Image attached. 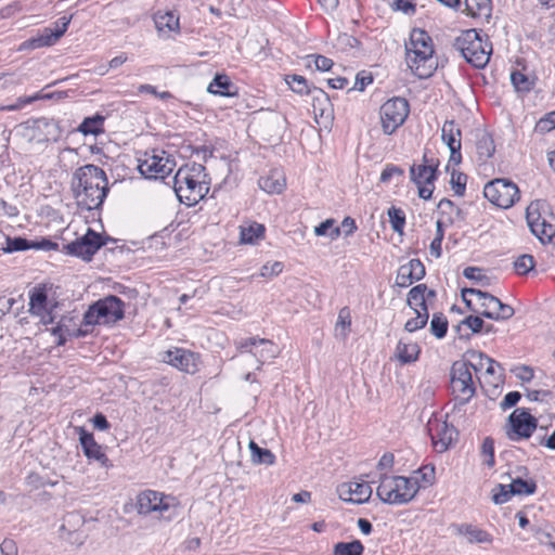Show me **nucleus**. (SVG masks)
<instances>
[{
  "mask_svg": "<svg viewBox=\"0 0 555 555\" xmlns=\"http://www.w3.org/2000/svg\"><path fill=\"white\" fill-rule=\"evenodd\" d=\"M72 191L81 208L87 210L99 208L108 192L105 171L91 164L78 168L72 178Z\"/></svg>",
  "mask_w": 555,
  "mask_h": 555,
  "instance_id": "f257e3e1",
  "label": "nucleus"
},
{
  "mask_svg": "<svg viewBox=\"0 0 555 555\" xmlns=\"http://www.w3.org/2000/svg\"><path fill=\"white\" fill-rule=\"evenodd\" d=\"M405 62L411 72L421 79L433 76L438 62L435 57L431 37L423 29L415 28L405 44Z\"/></svg>",
  "mask_w": 555,
  "mask_h": 555,
  "instance_id": "f03ea898",
  "label": "nucleus"
},
{
  "mask_svg": "<svg viewBox=\"0 0 555 555\" xmlns=\"http://www.w3.org/2000/svg\"><path fill=\"white\" fill-rule=\"evenodd\" d=\"M173 189L181 203L188 206L197 204L209 192V179L201 164L181 167L173 178Z\"/></svg>",
  "mask_w": 555,
  "mask_h": 555,
  "instance_id": "7ed1b4c3",
  "label": "nucleus"
},
{
  "mask_svg": "<svg viewBox=\"0 0 555 555\" xmlns=\"http://www.w3.org/2000/svg\"><path fill=\"white\" fill-rule=\"evenodd\" d=\"M462 299L467 307L488 319L508 320L514 315V309L503 304L495 296L475 288H464Z\"/></svg>",
  "mask_w": 555,
  "mask_h": 555,
  "instance_id": "20e7f679",
  "label": "nucleus"
},
{
  "mask_svg": "<svg viewBox=\"0 0 555 555\" xmlns=\"http://www.w3.org/2000/svg\"><path fill=\"white\" fill-rule=\"evenodd\" d=\"M420 485L416 479L404 476L383 475L376 489L382 502L393 505L406 504L418 492Z\"/></svg>",
  "mask_w": 555,
  "mask_h": 555,
  "instance_id": "39448f33",
  "label": "nucleus"
},
{
  "mask_svg": "<svg viewBox=\"0 0 555 555\" xmlns=\"http://www.w3.org/2000/svg\"><path fill=\"white\" fill-rule=\"evenodd\" d=\"M135 511L140 515H153L157 519L170 521L178 515V503L173 496L145 490L137 495Z\"/></svg>",
  "mask_w": 555,
  "mask_h": 555,
  "instance_id": "423d86ee",
  "label": "nucleus"
},
{
  "mask_svg": "<svg viewBox=\"0 0 555 555\" xmlns=\"http://www.w3.org/2000/svg\"><path fill=\"white\" fill-rule=\"evenodd\" d=\"M456 49L463 57L477 68L485 67L492 52L491 44L482 40L476 29L464 31L455 41Z\"/></svg>",
  "mask_w": 555,
  "mask_h": 555,
  "instance_id": "0eeeda50",
  "label": "nucleus"
},
{
  "mask_svg": "<svg viewBox=\"0 0 555 555\" xmlns=\"http://www.w3.org/2000/svg\"><path fill=\"white\" fill-rule=\"evenodd\" d=\"M124 318V302L117 296H106L91 305L83 315V326L112 324Z\"/></svg>",
  "mask_w": 555,
  "mask_h": 555,
  "instance_id": "6e6552de",
  "label": "nucleus"
},
{
  "mask_svg": "<svg viewBox=\"0 0 555 555\" xmlns=\"http://www.w3.org/2000/svg\"><path fill=\"white\" fill-rule=\"evenodd\" d=\"M138 162V169L146 179H164L176 166L171 156L163 150L145 152Z\"/></svg>",
  "mask_w": 555,
  "mask_h": 555,
  "instance_id": "1a4fd4ad",
  "label": "nucleus"
},
{
  "mask_svg": "<svg viewBox=\"0 0 555 555\" xmlns=\"http://www.w3.org/2000/svg\"><path fill=\"white\" fill-rule=\"evenodd\" d=\"M473 365L472 360L455 361L451 366V388L455 398L460 400L462 404L468 402V400L475 395V383L472 374Z\"/></svg>",
  "mask_w": 555,
  "mask_h": 555,
  "instance_id": "9d476101",
  "label": "nucleus"
},
{
  "mask_svg": "<svg viewBox=\"0 0 555 555\" xmlns=\"http://www.w3.org/2000/svg\"><path fill=\"white\" fill-rule=\"evenodd\" d=\"M485 197L500 208H511L519 198L518 186L508 179H494L483 188Z\"/></svg>",
  "mask_w": 555,
  "mask_h": 555,
  "instance_id": "9b49d317",
  "label": "nucleus"
},
{
  "mask_svg": "<svg viewBox=\"0 0 555 555\" xmlns=\"http://www.w3.org/2000/svg\"><path fill=\"white\" fill-rule=\"evenodd\" d=\"M409 112V103L403 98L397 96L386 101L379 109L384 133H393L405 121Z\"/></svg>",
  "mask_w": 555,
  "mask_h": 555,
  "instance_id": "f8f14e48",
  "label": "nucleus"
},
{
  "mask_svg": "<svg viewBox=\"0 0 555 555\" xmlns=\"http://www.w3.org/2000/svg\"><path fill=\"white\" fill-rule=\"evenodd\" d=\"M235 346L241 353L247 352L255 358L257 369H260L266 361L274 359L279 354V348L276 345L264 338H241L235 341Z\"/></svg>",
  "mask_w": 555,
  "mask_h": 555,
  "instance_id": "ddd939ff",
  "label": "nucleus"
},
{
  "mask_svg": "<svg viewBox=\"0 0 555 555\" xmlns=\"http://www.w3.org/2000/svg\"><path fill=\"white\" fill-rule=\"evenodd\" d=\"M543 206L540 201L531 202L526 209V220L532 234L546 243L555 235V227L542 215Z\"/></svg>",
  "mask_w": 555,
  "mask_h": 555,
  "instance_id": "4468645a",
  "label": "nucleus"
},
{
  "mask_svg": "<svg viewBox=\"0 0 555 555\" xmlns=\"http://www.w3.org/2000/svg\"><path fill=\"white\" fill-rule=\"evenodd\" d=\"M22 135L28 142L43 143L55 141L60 135V130L54 120L41 117L23 124Z\"/></svg>",
  "mask_w": 555,
  "mask_h": 555,
  "instance_id": "2eb2a0df",
  "label": "nucleus"
},
{
  "mask_svg": "<svg viewBox=\"0 0 555 555\" xmlns=\"http://www.w3.org/2000/svg\"><path fill=\"white\" fill-rule=\"evenodd\" d=\"M538 426V421L525 409H516L508 417L506 435L512 441L531 437Z\"/></svg>",
  "mask_w": 555,
  "mask_h": 555,
  "instance_id": "dca6fc26",
  "label": "nucleus"
},
{
  "mask_svg": "<svg viewBox=\"0 0 555 555\" xmlns=\"http://www.w3.org/2000/svg\"><path fill=\"white\" fill-rule=\"evenodd\" d=\"M162 361L186 374L199 371V354L183 348H171L162 353Z\"/></svg>",
  "mask_w": 555,
  "mask_h": 555,
  "instance_id": "f3484780",
  "label": "nucleus"
},
{
  "mask_svg": "<svg viewBox=\"0 0 555 555\" xmlns=\"http://www.w3.org/2000/svg\"><path fill=\"white\" fill-rule=\"evenodd\" d=\"M427 428L434 448L438 452H444L448 450L450 444L457 437L456 429L452 425L448 424L447 421L438 417L430 418L428 421Z\"/></svg>",
  "mask_w": 555,
  "mask_h": 555,
  "instance_id": "a211bd4d",
  "label": "nucleus"
},
{
  "mask_svg": "<svg viewBox=\"0 0 555 555\" xmlns=\"http://www.w3.org/2000/svg\"><path fill=\"white\" fill-rule=\"evenodd\" d=\"M337 493L346 502L362 504L370 500L372 488L367 481L357 479L340 483L337 487Z\"/></svg>",
  "mask_w": 555,
  "mask_h": 555,
  "instance_id": "6ab92c4d",
  "label": "nucleus"
},
{
  "mask_svg": "<svg viewBox=\"0 0 555 555\" xmlns=\"http://www.w3.org/2000/svg\"><path fill=\"white\" fill-rule=\"evenodd\" d=\"M102 244L103 242L100 234L88 229L83 236L68 244L66 248L70 255L81 257L85 260H90V258L100 249Z\"/></svg>",
  "mask_w": 555,
  "mask_h": 555,
  "instance_id": "aec40b11",
  "label": "nucleus"
},
{
  "mask_svg": "<svg viewBox=\"0 0 555 555\" xmlns=\"http://www.w3.org/2000/svg\"><path fill=\"white\" fill-rule=\"evenodd\" d=\"M411 178L418 188V196L423 199H429L434 191V180L436 178V165H418L411 167Z\"/></svg>",
  "mask_w": 555,
  "mask_h": 555,
  "instance_id": "412c9836",
  "label": "nucleus"
},
{
  "mask_svg": "<svg viewBox=\"0 0 555 555\" xmlns=\"http://www.w3.org/2000/svg\"><path fill=\"white\" fill-rule=\"evenodd\" d=\"M442 141L450 150V162L454 165L461 163V130L454 120H447L441 129Z\"/></svg>",
  "mask_w": 555,
  "mask_h": 555,
  "instance_id": "4be33fe9",
  "label": "nucleus"
},
{
  "mask_svg": "<svg viewBox=\"0 0 555 555\" xmlns=\"http://www.w3.org/2000/svg\"><path fill=\"white\" fill-rule=\"evenodd\" d=\"M452 532L469 544H490L493 537L487 530L468 522L451 525Z\"/></svg>",
  "mask_w": 555,
  "mask_h": 555,
  "instance_id": "5701e85b",
  "label": "nucleus"
},
{
  "mask_svg": "<svg viewBox=\"0 0 555 555\" xmlns=\"http://www.w3.org/2000/svg\"><path fill=\"white\" fill-rule=\"evenodd\" d=\"M69 23L70 17H60L53 27H46L37 38L31 39L30 46L40 48L54 44L65 34Z\"/></svg>",
  "mask_w": 555,
  "mask_h": 555,
  "instance_id": "b1692460",
  "label": "nucleus"
},
{
  "mask_svg": "<svg viewBox=\"0 0 555 555\" xmlns=\"http://www.w3.org/2000/svg\"><path fill=\"white\" fill-rule=\"evenodd\" d=\"M29 312L38 315L44 324L54 322L52 312L48 309V297L46 289L42 287H35L29 294Z\"/></svg>",
  "mask_w": 555,
  "mask_h": 555,
  "instance_id": "393cba45",
  "label": "nucleus"
},
{
  "mask_svg": "<svg viewBox=\"0 0 555 555\" xmlns=\"http://www.w3.org/2000/svg\"><path fill=\"white\" fill-rule=\"evenodd\" d=\"M425 275V267L420 259H412L400 266L396 276V284L399 287H409L413 282L420 281Z\"/></svg>",
  "mask_w": 555,
  "mask_h": 555,
  "instance_id": "a878e982",
  "label": "nucleus"
},
{
  "mask_svg": "<svg viewBox=\"0 0 555 555\" xmlns=\"http://www.w3.org/2000/svg\"><path fill=\"white\" fill-rule=\"evenodd\" d=\"M311 96V105L317 122H319V119L331 121L333 119V106L327 93L322 89L312 88Z\"/></svg>",
  "mask_w": 555,
  "mask_h": 555,
  "instance_id": "bb28decb",
  "label": "nucleus"
},
{
  "mask_svg": "<svg viewBox=\"0 0 555 555\" xmlns=\"http://www.w3.org/2000/svg\"><path fill=\"white\" fill-rule=\"evenodd\" d=\"M85 455L89 460L99 462L102 466H107L108 459L102 450V447L98 444L92 436L83 428H80L79 437Z\"/></svg>",
  "mask_w": 555,
  "mask_h": 555,
  "instance_id": "cd10ccee",
  "label": "nucleus"
},
{
  "mask_svg": "<svg viewBox=\"0 0 555 555\" xmlns=\"http://www.w3.org/2000/svg\"><path fill=\"white\" fill-rule=\"evenodd\" d=\"M73 318L63 317L57 325L52 330L53 335L59 337L57 345L62 346L66 343L67 337H83L89 334L88 326H72Z\"/></svg>",
  "mask_w": 555,
  "mask_h": 555,
  "instance_id": "c85d7f7f",
  "label": "nucleus"
},
{
  "mask_svg": "<svg viewBox=\"0 0 555 555\" xmlns=\"http://www.w3.org/2000/svg\"><path fill=\"white\" fill-rule=\"evenodd\" d=\"M470 360H472L473 370L475 372L485 369V371L488 375H491L494 377V382H500L502 367L493 359L489 358L488 356H486L481 352H473L470 354Z\"/></svg>",
  "mask_w": 555,
  "mask_h": 555,
  "instance_id": "c756f323",
  "label": "nucleus"
},
{
  "mask_svg": "<svg viewBox=\"0 0 555 555\" xmlns=\"http://www.w3.org/2000/svg\"><path fill=\"white\" fill-rule=\"evenodd\" d=\"M421 348L417 343L400 338L397 344L395 357L401 364L413 363L420 357Z\"/></svg>",
  "mask_w": 555,
  "mask_h": 555,
  "instance_id": "7c9ffc66",
  "label": "nucleus"
},
{
  "mask_svg": "<svg viewBox=\"0 0 555 555\" xmlns=\"http://www.w3.org/2000/svg\"><path fill=\"white\" fill-rule=\"evenodd\" d=\"M258 184L261 190L269 194H280L286 186V180L280 169H273L267 176L261 177Z\"/></svg>",
  "mask_w": 555,
  "mask_h": 555,
  "instance_id": "2f4dec72",
  "label": "nucleus"
},
{
  "mask_svg": "<svg viewBox=\"0 0 555 555\" xmlns=\"http://www.w3.org/2000/svg\"><path fill=\"white\" fill-rule=\"evenodd\" d=\"M154 23L158 33H180L179 15L175 11H157Z\"/></svg>",
  "mask_w": 555,
  "mask_h": 555,
  "instance_id": "473e14b6",
  "label": "nucleus"
},
{
  "mask_svg": "<svg viewBox=\"0 0 555 555\" xmlns=\"http://www.w3.org/2000/svg\"><path fill=\"white\" fill-rule=\"evenodd\" d=\"M266 228L256 221H245L240 225V242L242 244H257L263 238Z\"/></svg>",
  "mask_w": 555,
  "mask_h": 555,
  "instance_id": "72a5a7b5",
  "label": "nucleus"
},
{
  "mask_svg": "<svg viewBox=\"0 0 555 555\" xmlns=\"http://www.w3.org/2000/svg\"><path fill=\"white\" fill-rule=\"evenodd\" d=\"M426 292L425 284H418L410 289L408 294V305L414 311H428L426 306Z\"/></svg>",
  "mask_w": 555,
  "mask_h": 555,
  "instance_id": "f704fd0d",
  "label": "nucleus"
},
{
  "mask_svg": "<svg viewBox=\"0 0 555 555\" xmlns=\"http://www.w3.org/2000/svg\"><path fill=\"white\" fill-rule=\"evenodd\" d=\"M232 88L233 85L227 75H216L209 83L207 91L216 95L232 96L234 94Z\"/></svg>",
  "mask_w": 555,
  "mask_h": 555,
  "instance_id": "c9c22d12",
  "label": "nucleus"
},
{
  "mask_svg": "<svg viewBox=\"0 0 555 555\" xmlns=\"http://www.w3.org/2000/svg\"><path fill=\"white\" fill-rule=\"evenodd\" d=\"M465 11L473 17H489L492 11L491 0H465Z\"/></svg>",
  "mask_w": 555,
  "mask_h": 555,
  "instance_id": "e433bc0d",
  "label": "nucleus"
},
{
  "mask_svg": "<svg viewBox=\"0 0 555 555\" xmlns=\"http://www.w3.org/2000/svg\"><path fill=\"white\" fill-rule=\"evenodd\" d=\"M251 461L255 464L272 465L275 462L274 454L269 449L260 448L255 441L249 442Z\"/></svg>",
  "mask_w": 555,
  "mask_h": 555,
  "instance_id": "4c0bfd02",
  "label": "nucleus"
},
{
  "mask_svg": "<svg viewBox=\"0 0 555 555\" xmlns=\"http://www.w3.org/2000/svg\"><path fill=\"white\" fill-rule=\"evenodd\" d=\"M476 151L480 160L485 162L490 158L495 151L492 138L487 133H482L477 139Z\"/></svg>",
  "mask_w": 555,
  "mask_h": 555,
  "instance_id": "58836bf2",
  "label": "nucleus"
},
{
  "mask_svg": "<svg viewBox=\"0 0 555 555\" xmlns=\"http://www.w3.org/2000/svg\"><path fill=\"white\" fill-rule=\"evenodd\" d=\"M363 544L356 540L352 542H338L334 545L333 555H362Z\"/></svg>",
  "mask_w": 555,
  "mask_h": 555,
  "instance_id": "ea45409f",
  "label": "nucleus"
},
{
  "mask_svg": "<svg viewBox=\"0 0 555 555\" xmlns=\"http://www.w3.org/2000/svg\"><path fill=\"white\" fill-rule=\"evenodd\" d=\"M104 117L95 115L93 117H87L78 127V130L83 134H99L103 131Z\"/></svg>",
  "mask_w": 555,
  "mask_h": 555,
  "instance_id": "a19ab883",
  "label": "nucleus"
},
{
  "mask_svg": "<svg viewBox=\"0 0 555 555\" xmlns=\"http://www.w3.org/2000/svg\"><path fill=\"white\" fill-rule=\"evenodd\" d=\"M285 82L298 94H311L312 89L309 88L307 79L300 75H286Z\"/></svg>",
  "mask_w": 555,
  "mask_h": 555,
  "instance_id": "79ce46f5",
  "label": "nucleus"
},
{
  "mask_svg": "<svg viewBox=\"0 0 555 555\" xmlns=\"http://www.w3.org/2000/svg\"><path fill=\"white\" fill-rule=\"evenodd\" d=\"M393 232L402 234L405 225V214L401 208L391 206L387 211Z\"/></svg>",
  "mask_w": 555,
  "mask_h": 555,
  "instance_id": "37998d69",
  "label": "nucleus"
},
{
  "mask_svg": "<svg viewBox=\"0 0 555 555\" xmlns=\"http://www.w3.org/2000/svg\"><path fill=\"white\" fill-rule=\"evenodd\" d=\"M509 493L513 494H532L537 489V485L532 480H522L521 478L514 479L509 485Z\"/></svg>",
  "mask_w": 555,
  "mask_h": 555,
  "instance_id": "c03bdc74",
  "label": "nucleus"
},
{
  "mask_svg": "<svg viewBox=\"0 0 555 555\" xmlns=\"http://www.w3.org/2000/svg\"><path fill=\"white\" fill-rule=\"evenodd\" d=\"M448 331V320L442 313H435L430 321V332L431 334L441 339L446 336Z\"/></svg>",
  "mask_w": 555,
  "mask_h": 555,
  "instance_id": "a18cd8bd",
  "label": "nucleus"
},
{
  "mask_svg": "<svg viewBox=\"0 0 555 555\" xmlns=\"http://www.w3.org/2000/svg\"><path fill=\"white\" fill-rule=\"evenodd\" d=\"M359 43L360 42L357 38L348 35L346 33L338 34L333 41V46L337 50L343 51V52L358 48Z\"/></svg>",
  "mask_w": 555,
  "mask_h": 555,
  "instance_id": "49530a36",
  "label": "nucleus"
},
{
  "mask_svg": "<svg viewBox=\"0 0 555 555\" xmlns=\"http://www.w3.org/2000/svg\"><path fill=\"white\" fill-rule=\"evenodd\" d=\"M351 325L350 311L348 308L340 309L338 313V319L336 322V333L340 335L343 338H346Z\"/></svg>",
  "mask_w": 555,
  "mask_h": 555,
  "instance_id": "de8ad7c7",
  "label": "nucleus"
},
{
  "mask_svg": "<svg viewBox=\"0 0 555 555\" xmlns=\"http://www.w3.org/2000/svg\"><path fill=\"white\" fill-rule=\"evenodd\" d=\"M511 81L518 92H528L533 86V81L518 70L511 74Z\"/></svg>",
  "mask_w": 555,
  "mask_h": 555,
  "instance_id": "09e8293b",
  "label": "nucleus"
},
{
  "mask_svg": "<svg viewBox=\"0 0 555 555\" xmlns=\"http://www.w3.org/2000/svg\"><path fill=\"white\" fill-rule=\"evenodd\" d=\"M314 233L318 236H330L332 240L340 235V228H334V220L327 219L314 228Z\"/></svg>",
  "mask_w": 555,
  "mask_h": 555,
  "instance_id": "8fccbe9b",
  "label": "nucleus"
},
{
  "mask_svg": "<svg viewBox=\"0 0 555 555\" xmlns=\"http://www.w3.org/2000/svg\"><path fill=\"white\" fill-rule=\"evenodd\" d=\"M535 261L531 255H520L514 261V268L520 275L527 274L534 269Z\"/></svg>",
  "mask_w": 555,
  "mask_h": 555,
  "instance_id": "3c124183",
  "label": "nucleus"
},
{
  "mask_svg": "<svg viewBox=\"0 0 555 555\" xmlns=\"http://www.w3.org/2000/svg\"><path fill=\"white\" fill-rule=\"evenodd\" d=\"M480 456L482 459V463L488 467H492L494 465V443L491 438H486L481 444Z\"/></svg>",
  "mask_w": 555,
  "mask_h": 555,
  "instance_id": "603ef678",
  "label": "nucleus"
},
{
  "mask_svg": "<svg viewBox=\"0 0 555 555\" xmlns=\"http://www.w3.org/2000/svg\"><path fill=\"white\" fill-rule=\"evenodd\" d=\"M416 317L406 321L404 328L412 333L416 330L423 328L428 321V311H415Z\"/></svg>",
  "mask_w": 555,
  "mask_h": 555,
  "instance_id": "864d4df0",
  "label": "nucleus"
},
{
  "mask_svg": "<svg viewBox=\"0 0 555 555\" xmlns=\"http://www.w3.org/2000/svg\"><path fill=\"white\" fill-rule=\"evenodd\" d=\"M555 130V111L547 113L535 124V131L546 133Z\"/></svg>",
  "mask_w": 555,
  "mask_h": 555,
  "instance_id": "5fc2aeb1",
  "label": "nucleus"
},
{
  "mask_svg": "<svg viewBox=\"0 0 555 555\" xmlns=\"http://www.w3.org/2000/svg\"><path fill=\"white\" fill-rule=\"evenodd\" d=\"M31 242H28L27 240L23 237H14L11 238L8 236V241L5 243L4 253H13V251H20V250H26L31 248Z\"/></svg>",
  "mask_w": 555,
  "mask_h": 555,
  "instance_id": "6e6d98bb",
  "label": "nucleus"
},
{
  "mask_svg": "<svg viewBox=\"0 0 555 555\" xmlns=\"http://www.w3.org/2000/svg\"><path fill=\"white\" fill-rule=\"evenodd\" d=\"M512 495L514 494L509 493L508 485H498L492 490V501L498 505L506 503L512 498Z\"/></svg>",
  "mask_w": 555,
  "mask_h": 555,
  "instance_id": "4d7b16f0",
  "label": "nucleus"
},
{
  "mask_svg": "<svg viewBox=\"0 0 555 555\" xmlns=\"http://www.w3.org/2000/svg\"><path fill=\"white\" fill-rule=\"evenodd\" d=\"M283 270V263L280 261L268 262L260 269V275L262 278H273L279 275Z\"/></svg>",
  "mask_w": 555,
  "mask_h": 555,
  "instance_id": "13d9d810",
  "label": "nucleus"
},
{
  "mask_svg": "<svg viewBox=\"0 0 555 555\" xmlns=\"http://www.w3.org/2000/svg\"><path fill=\"white\" fill-rule=\"evenodd\" d=\"M467 177L464 173L453 172L451 177V184L454 193L462 196L465 192Z\"/></svg>",
  "mask_w": 555,
  "mask_h": 555,
  "instance_id": "bf43d9fd",
  "label": "nucleus"
},
{
  "mask_svg": "<svg viewBox=\"0 0 555 555\" xmlns=\"http://www.w3.org/2000/svg\"><path fill=\"white\" fill-rule=\"evenodd\" d=\"M461 325L467 326L472 333H479L483 330L485 322L477 315H469L462 321Z\"/></svg>",
  "mask_w": 555,
  "mask_h": 555,
  "instance_id": "052dcab7",
  "label": "nucleus"
},
{
  "mask_svg": "<svg viewBox=\"0 0 555 555\" xmlns=\"http://www.w3.org/2000/svg\"><path fill=\"white\" fill-rule=\"evenodd\" d=\"M403 172V169H401L400 167L389 164L382 171L380 181L383 183H387L391 180L392 177L402 176Z\"/></svg>",
  "mask_w": 555,
  "mask_h": 555,
  "instance_id": "680f3d73",
  "label": "nucleus"
},
{
  "mask_svg": "<svg viewBox=\"0 0 555 555\" xmlns=\"http://www.w3.org/2000/svg\"><path fill=\"white\" fill-rule=\"evenodd\" d=\"M520 393L518 391H511L505 395L504 399L500 403L502 410H507L517 404L520 400Z\"/></svg>",
  "mask_w": 555,
  "mask_h": 555,
  "instance_id": "e2e57ef3",
  "label": "nucleus"
},
{
  "mask_svg": "<svg viewBox=\"0 0 555 555\" xmlns=\"http://www.w3.org/2000/svg\"><path fill=\"white\" fill-rule=\"evenodd\" d=\"M513 372L521 382H530L534 376L533 369L527 365L516 367Z\"/></svg>",
  "mask_w": 555,
  "mask_h": 555,
  "instance_id": "0e129e2a",
  "label": "nucleus"
},
{
  "mask_svg": "<svg viewBox=\"0 0 555 555\" xmlns=\"http://www.w3.org/2000/svg\"><path fill=\"white\" fill-rule=\"evenodd\" d=\"M1 555H17L18 550L14 540L4 539L0 544Z\"/></svg>",
  "mask_w": 555,
  "mask_h": 555,
  "instance_id": "69168bd1",
  "label": "nucleus"
},
{
  "mask_svg": "<svg viewBox=\"0 0 555 555\" xmlns=\"http://www.w3.org/2000/svg\"><path fill=\"white\" fill-rule=\"evenodd\" d=\"M314 64L318 70L327 72L333 66V61L324 55H315Z\"/></svg>",
  "mask_w": 555,
  "mask_h": 555,
  "instance_id": "338daca9",
  "label": "nucleus"
},
{
  "mask_svg": "<svg viewBox=\"0 0 555 555\" xmlns=\"http://www.w3.org/2000/svg\"><path fill=\"white\" fill-rule=\"evenodd\" d=\"M373 81V78L370 75H365L364 73H360L356 77V82L353 89L359 91H363L364 88Z\"/></svg>",
  "mask_w": 555,
  "mask_h": 555,
  "instance_id": "774afa93",
  "label": "nucleus"
}]
</instances>
